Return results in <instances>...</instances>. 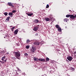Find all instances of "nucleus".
<instances>
[{
	"label": "nucleus",
	"instance_id": "obj_31",
	"mask_svg": "<svg viewBox=\"0 0 76 76\" xmlns=\"http://www.w3.org/2000/svg\"><path fill=\"white\" fill-rule=\"evenodd\" d=\"M38 23H41V21H40L39 20H38Z\"/></svg>",
	"mask_w": 76,
	"mask_h": 76
},
{
	"label": "nucleus",
	"instance_id": "obj_35",
	"mask_svg": "<svg viewBox=\"0 0 76 76\" xmlns=\"http://www.w3.org/2000/svg\"><path fill=\"white\" fill-rule=\"evenodd\" d=\"M65 28H66V29L67 28V27L66 26L65 27Z\"/></svg>",
	"mask_w": 76,
	"mask_h": 76
},
{
	"label": "nucleus",
	"instance_id": "obj_13",
	"mask_svg": "<svg viewBox=\"0 0 76 76\" xmlns=\"http://www.w3.org/2000/svg\"><path fill=\"white\" fill-rule=\"evenodd\" d=\"M38 19H35L34 20V22L35 23H38Z\"/></svg>",
	"mask_w": 76,
	"mask_h": 76
},
{
	"label": "nucleus",
	"instance_id": "obj_16",
	"mask_svg": "<svg viewBox=\"0 0 76 76\" xmlns=\"http://www.w3.org/2000/svg\"><path fill=\"white\" fill-rule=\"evenodd\" d=\"M71 16V15L68 14L66 15V18H69V17H70Z\"/></svg>",
	"mask_w": 76,
	"mask_h": 76
},
{
	"label": "nucleus",
	"instance_id": "obj_2",
	"mask_svg": "<svg viewBox=\"0 0 76 76\" xmlns=\"http://www.w3.org/2000/svg\"><path fill=\"white\" fill-rule=\"evenodd\" d=\"M34 61H36L38 60L40 61H43V62H45V60L44 58H40L38 59V58H34Z\"/></svg>",
	"mask_w": 76,
	"mask_h": 76
},
{
	"label": "nucleus",
	"instance_id": "obj_17",
	"mask_svg": "<svg viewBox=\"0 0 76 76\" xmlns=\"http://www.w3.org/2000/svg\"><path fill=\"white\" fill-rule=\"evenodd\" d=\"M15 28V26H14L13 27H12V28H11V29L12 30V32H13V30Z\"/></svg>",
	"mask_w": 76,
	"mask_h": 76
},
{
	"label": "nucleus",
	"instance_id": "obj_9",
	"mask_svg": "<svg viewBox=\"0 0 76 76\" xmlns=\"http://www.w3.org/2000/svg\"><path fill=\"white\" fill-rule=\"evenodd\" d=\"M18 29H17L15 30L14 32L15 34H16L17 35L18 34Z\"/></svg>",
	"mask_w": 76,
	"mask_h": 76
},
{
	"label": "nucleus",
	"instance_id": "obj_24",
	"mask_svg": "<svg viewBox=\"0 0 76 76\" xmlns=\"http://www.w3.org/2000/svg\"><path fill=\"white\" fill-rule=\"evenodd\" d=\"M4 15H5V16H7V12H4Z\"/></svg>",
	"mask_w": 76,
	"mask_h": 76
},
{
	"label": "nucleus",
	"instance_id": "obj_36",
	"mask_svg": "<svg viewBox=\"0 0 76 76\" xmlns=\"http://www.w3.org/2000/svg\"><path fill=\"white\" fill-rule=\"evenodd\" d=\"M4 38H6V37H4Z\"/></svg>",
	"mask_w": 76,
	"mask_h": 76
},
{
	"label": "nucleus",
	"instance_id": "obj_30",
	"mask_svg": "<svg viewBox=\"0 0 76 76\" xmlns=\"http://www.w3.org/2000/svg\"><path fill=\"white\" fill-rule=\"evenodd\" d=\"M1 63L2 64H4V63H5V62H4V61H1Z\"/></svg>",
	"mask_w": 76,
	"mask_h": 76
},
{
	"label": "nucleus",
	"instance_id": "obj_12",
	"mask_svg": "<svg viewBox=\"0 0 76 76\" xmlns=\"http://www.w3.org/2000/svg\"><path fill=\"white\" fill-rule=\"evenodd\" d=\"M45 19L46 21H50V19L49 18H45Z\"/></svg>",
	"mask_w": 76,
	"mask_h": 76
},
{
	"label": "nucleus",
	"instance_id": "obj_15",
	"mask_svg": "<svg viewBox=\"0 0 76 76\" xmlns=\"http://www.w3.org/2000/svg\"><path fill=\"white\" fill-rule=\"evenodd\" d=\"M58 30L59 32H61V28L60 27H59L58 28Z\"/></svg>",
	"mask_w": 76,
	"mask_h": 76
},
{
	"label": "nucleus",
	"instance_id": "obj_28",
	"mask_svg": "<svg viewBox=\"0 0 76 76\" xmlns=\"http://www.w3.org/2000/svg\"><path fill=\"white\" fill-rule=\"evenodd\" d=\"M35 35V36H38V33H36Z\"/></svg>",
	"mask_w": 76,
	"mask_h": 76
},
{
	"label": "nucleus",
	"instance_id": "obj_23",
	"mask_svg": "<svg viewBox=\"0 0 76 76\" xmlns=\"http://www.w3.org/2000/svg\"><path fill=\"white\" fill-rule=\"evenodd\" d=\"M26 49H28L29 48V46H26Z\"/></svg>",
	"mask_w": 76,
	"mask_h": 76
},
{
	"label": "nucleus",
	"instance_id": "obj_34",
	"mask_svg": "<svg viewBox=\"0 0 76 76\" xmlns=\"http://www.w3.org/2000/svg\"><path fill=\"white\" fill-rule=\"evenodd\" d=\"M0 63H1V60H0Z\"/></svg>",
	"mask_w": 76,
	"mask_h": 76
},
{
	"label": "nucleus",
	"instance_id": "obj_4",
	"mask_svg": "<svg viewBox=\"0 0 76 76\" xmlns=\"http://www.w3.org/2000/svg\"><path fill=\"white\" fill-rule=\"evenodd\" d=\"M36 48L35 47H32L31 49V51L32 53H34L35 52V51L36 50Z\"/></svg>",
	"mask_w": 76,
	"mask_h": 76
},
{
	"label": "nucleus",
	"instance_id": "obj_5",
	"mask_svg": "<svg viewBox=\"0 0 76 76\" xmlns=\"http://www.w3.org/2000/svg\"><path fill=\"white\" fill-rule=\"evenodd\" d=\"M67 58L69 61H71L73 60V58L71 56H69L67 57Z\"/></svg>",
	"mask_w": 76,
	"mask_h": 76
},
{
	"label": "nucleus",
	"instance_id": "obj_25",
	"mask_svg": "<svg viewBox=\"0 0 76 76\" xmlns=\"http://www.w3.org/2000/svg\"><path fill=\"white\" fill-rule=\"evenodd\" d=\"M25 56H28V54L27 53H26L25 54H24Z\"/></svg>",
	"mask_w": 76,
	"mask_h": 76
},
{
	"label": "nucleus",
	"instance_id": "obj_27",
	"mask_svg": "<svg viewBox=\"0 0 76 76\" xmlns=\"http://www.w3.org/2000/svg\"><path fill=\"white\" fill-rule=\"evenodd\" d=\"M48 7H49V5L48 4H47L46 6V8H48Z\"/></svg>",
	"mask_w": 76,
	"mask_h": 76
},
{
	"label": "nucleus",
	"instance_id": "obj_32",
	"mask_svg": "<svg viewBox=\"0 0 76 76\" xmlns=\"http://www.w3.org/2000/svg\"><path fill=\"white\" fill-rule=\"evenodd\" d=\"M72 69L73 70H73H75V68H72Z\"/></svg>",
	"mask_w": 76,
	"mask_h": 76
},
{
	"label": "nucleus",
	"instance_id": "obj_38",
	"mask_svg": "<svg viewBox=\"0 0 76 76\" xmlns=\"http://www.w3.org/2000/svg\"><path fill=\"white\" fill-rule=\"evenodd\" d=\"M20 71V69H18Z\"/></svg>",
	"mask_w": 76,
	"mask_h": 76
},
{
	"label": "nucleus",
	"instance_id": "obj_37",
	"mask_svg": "<svg viewBox=\"0 0 76 76\" xmlns=\"http://www.w3.org/2000/svg\"><path fill=\"white\" fill-rule=\"evenodd\" d=\"M38 26H39V25H38Z\"/></svg>",
	"mask_w": 76,
	"mask_h": 76
},
{
	"label": "nucleus",
	"instance_id": "obj_21",
	"mask_svg": "<svg viewBox=\"0 0 76 76\" xmlns=\"http://www.w3.org/2000/svg\"><path fill=\"white\" fill-rule=\"evenodd\" d=\"M9 15H10V16L11 15H13V13H12V12H9L8 14Z\"/></svg>",
	"mask_w": 76,
	"mask_h": 76
},
{
	"label": "nucleus",
	"instance_id": "obj_18",
	"mask_svg": "<svg viewBox=\"0 0 76 76\" xmlns=\"http://www.w3.org/2000/svg\"><path fill=\"white\" fill-rule=\"evenodd\" d=\"M55 26H56V28H58H58H60V26L58 25H56Z\"/></svg>",
	"mask_w": 76,
	"mask_h": 76
},
{
	"label": "nucleus",
	"instance_id": "obj_20",
	"mask_svg": "<svg viewBox=\"0 0 76 76\" xmlns=\"http://www.w3.org/2000/svg\"><path fill=\"white\" fill-rule=\"evenodd\" d=\"M46 60L47 61H49V60H50V59L49 58H48L47 57L46 58Z\"/></svg>",
	"mask_w": 76,
	"mask_h": 76
},
{
	"label": "nucleus",
	"instance_id": "obj_11",
	"mask_svg": "<svg viewBox=\"0 0 76 76\" xmlns=\"http://www.w3.org/2000/svg\"><path fill=\"white\" fill-rule=\"evenodd\" d=\"M26 15H28V16H31L32 15H33V13H26Z\"/></svg>",
	"mask_w": 76,
	"mask_h": 76
},
{
	"label": "nucleus",
	"instance_id": "obj_6",
	"mask_svg": "<svg viewBox=\"0 0 76 76\" xmlns=\"http://www.w3.org/2000/svg\"><path fill=\"white\" fill-rule=\"evenodd\" d=\"M75 15L74 16V15H71L70 18L72 20H74V19H75Z\"/></svg>",
	"mask_w": 76,
	"mask_h": 76
},
{
	"label": "nucleus",
	"instance_id": "obj_29",
	"mask_svg": "<svg viewBox=\"0 0 76 76\" xmlns=\"http://www.w3.org/2000/svg\"><path fill=\"white\" fill-rule=\"evenodd\" d=\"M12 59H14V60H16V58H15V57H12Z\"/></svg>",
	"mask_w": 76,
	"mask_h": 76
},
{
	"label": "nucleus",
	"instance_id": "obj_14",
	"mask_svg": "<svg viewBox=\"0 0 76 76\" xmlns=\"http://www.w3.org/2000/svg\"><path fill=\"white\" fill-rule=\"evenodd\" d=\"M10 17H8L6 19V20H7V21H9V19H10Z\"/></svg>",
	"mask_w": 76,
	"mask_h": 76
},
{
	"label": "nucleus",
	"instance_id": "obj_8",
	"mask_svg": "<svg viewBox=\"0 0 76 76\" xmlns=\"http://www.w3.org/2000/svg\"><path fill=\"white\" fill-rule=\"evenodd\" d=\"M8 6H11L12 7H14V6L12 5V4L11 2H8Z\"/></svg>",
	"mask_w": 76,
	"mask_h": 76
},
{
	"label": "nucleus",
	"instance_id": "obj_22",
	"mask_svg": "<svg viewBox=\"0 0 76 76\" xmlns=\"http://www.w3.org/2000/svg\"><path fill=\"white\" fill-rule=\"evenodd\" d=\"M31 42V41L29 40V39H28L26 41L27 43H29V42Z\"/></svg>",
	"mask_w": 76,
	"mask_h": 76
},
{
	"label": "nucleus",
	"instance_id": "obj_10",
	"mask_svg": "<svg viewBox=\"0 0 76 76\" xmlns=\"http://www.w3.org/2000/svg\"><path fill=\"white\" fill-rule=\"evenodd\" d=\"M34 45H39V43L38 42H36L34 43Z\"/></svg>",
	"mask_w": 76,
	"mask_h": 76
},
{
	"label": "nucleus",
	"instance_id": "obj_1",
	"mask_svg": "<svg viewBox=\"0 0 76 76\" xmlns=\"http://www.w3.org/2000/svg\"><path fill=\"white\" fill-rule=\"evenodd\" d=\"M15 56L16 58L18 59V60H20V58L19 57L20 56V53L19 52H15Z\"/></svg>",
	"mask_w": 76,
	"mask_h": 76
},
{
	"label": "nucleus",
	"instance_id": "obj_33",
	"mask_svg": "<svg viewBox=\"0 0 76 76\" xmlns=\"http://www.w3.org/2000/svg\"><path fill=\"white\" fill-rule=\"evenodd\" d=\"M10 16V17H12V16H13V15H11Z\"/></svg>",
	"mask_w": 76,
	"mask_h": 76
},
{
	"label": "nucleus",
	"instance_id": "obj_19",
	"mask_svg": "<svg viewBox=\"0 0 76 76\" xmlns=\"http://www.w3.org/2000/svg\"><path fill=\"white\" fill-rule=\"evenodd\" d=\"M64 22H67V18H65L64 20Z\"/></svg>",
	"mask_w": 76,
	"mask_h": 76
},
{
	"label": "nucleus",
	"instance_id": "obj_3",
	"mask_svg": "<svg viewBox=\"0 0 76 76\" xmlns=\"http://www.w3.org/2000/svg\"><path fill=\"white\" fill-rule=\"evenodd\" d=\"M1 60L4 61L5 63H6L7 61V58H6V56H4L3 57H2Z\"/></svg>",
	"mask_w": 76,
	"mask_h": 76
},
{
	"label": "nucleus",
	"instance_id": "obj_7",
	"mask_svg": "<svg viewBox=\"0 0 76 76\" xmlns=\"http://www.w3.org/2000/svg\"><path fill=\"white\" fill-rule=\"evenodd\" d=\"M39 28V27H38V26L36 27H34V28L33 29V31H37Z\"/></svg>",
	"mask_w": 76,
	"mask_h": 76
},
{
	"label": "nucleus",
	"instance_id": "obj_26",
	"mask_svg": "<svg viewBox=\"0 0 76 76\" xmlns=\"http://www.w3.org/2000/svg\"><path fill=\"white\" fill-rule=\"evenodd\" d=\"M16 12V10H13L12 11V13H15Z\"/></svg>",
	"mask_w": 76,
	"mask_h": 76
}]
</instances>
